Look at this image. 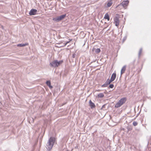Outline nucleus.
Masks as SVG:
<instances>
[{"label": "nucleus", "instance_id": "nucleus-8", "mask_svg": "<svg viewBox=\"0 0 151 151\" xmlns=\"http://www.w3.org/2000/svg\"><path fill=\"white\" fill-rule=\"evenodd\" d=\"M66 16V14H65L58 16L56 18H53V19H63L65 18Z\"/></svg>", "mask_w": 151, "mask_h": 151}, {"label": "nucleus", "instance_id": "nucleus-17", "mask_svg": "<svg viewBox=\"0 0 151 151\" xmlns=\"http://www.w3.org/2000/svg\"><path fill=\"white\" fill-rule=\"evenodd\" d=\"M104 95L102 93H99L98 95V97L100 98H103V97H104Z\"/></svg>", "mask_w": 151, "mask_h": 151}, {"label": "nucleus", "instance_id": "nucleus-25", "mask_svg": "<svg viewBox=\"0 0 151 151\" xmlns=\"http://www.w3.org/2000/svg\"><path fill=\"white\" fill-rule=\"evenodd\" d=\"M137 124H138L137 122H135V121H134L133 122V125L134 126H137Z\"/></svg>", "mask_w": 151, "mask_h": 151}, {"label": "nucleus", "instance_id": "nucleus-1", "mask_svg": "<svg viewBox=\"0 0 151 151\" xmlns=\"http://www.w3.org/2000/svg\"><path fill=\"white\" fill-rule=\"evenodd\" d=\"M55 140L53 137H50L46 145V147L48 151H50L53 147L55 143Z\"/></svg>", "mask_w": 151, "mask_h": 151}, {"label": "nucleus", "instance_id": "nucleus-36", "mask_svg": "<svg viewBox=\"0 0 151 151\" xmlns=\"http://www.w3.org/2000/svg\"><path fill=\"white\" fill-rule=\"evenodd\" d=\"M104 23H106V22H104Z\"/></svg>", "mask_w": 151, "mask_h": 151}, {"label": "nucleus", "instance_id": "nucleus-23", "mask_svg": "<svg viewBox=\"0 0 151 151\" xmlns=\"http://www.w3.org/2000/svg\"><path fill=\"white\" fill-rule=\"evenodd\" d=\"M114 85L113 84H109V87L108 88H113L114 87Z\"/></svg>", "mask_w": 151, "mask_h": 151}, {"label": "nucleus", "instance_id": "nucleus-15", "mask_svg": "<svg viewBox=\"0 0 151 151\" xmlns=\"http://www.w3.org/2000/svg\"><path fill=\"white\" fill-rule=\"evenodd\" d=\"M113 2L111 0L108 2L107 4V7H110L112 4Z\"/></svg>", "mask_w": 151, "mask_h": 151}, {"label": "nucleus", "instance_id": "nucleus-27", "mask_svg": "<svg viewBox=\"0 0 151 151\" xmlns=\"http://www.w3.org/2000/svg\"><path fill=\"white\" fill-rule=\"evenodd\" d=\"M76 55V54L75 53H73L72 55V57L73 58H75Z\"/></svg>", "mask_w": 151, "mask_h": 151}, {"label": "nucleus", "instance_id": "nucleus-34", "mask_svg": "<svg viewBox=\"0 0 151 151\" xmlns=\"http://www.w3.org/2000/svg\"><path fill=\"white\" fill-rule=\"evenodd\" d=\"M101 22H102V23H103V22L102 20L101 21Z\"/></svg>", "mask_w": 151, "mask_h": 151}, {"label": "nucleus", "instance_id": "nucleus-10", "mask_svg": "<svg viewBox=\"0 0 151 151\" xmlns=\"http://www.w3.org/2000/svg\"><path fill=\"white\" fill-rule=\"evenodd\" d=\"M126 65H124L123 66V67L121 69V75L123 73H124L125 71L126 70Z\"/></svg>", "mask_w": 151, "mask_h": 151}, {"label": "nucleus", "instance_id": "nucleus-6", "mask_svg": "<svg viewBox=\"0 0 151 151\" xmlns=\"http://www.w3.org/2000/svg\"><path fill=\"white\" fill-rule=\"evenodd\" d=\"M127 98L124 97L121 99L119 101L122 105L125 103L126 101Z\"/></svg>", "mask_w": 151, "mask_h": 151}, {"label": "nucleus", "instance_id": "nucleus-7", "mask_svg": "<svg viewBox=\"0 0 151 151\" xmlns=\"http://www.w3.org/2000/svg\"><path fill=\"white\" fill-rule=\"evenodd\" d=\"M116 77V73H112L111 75V78L110 80L111 81V82L114 81Z\"/></svg>", "mask_w": 151, "mask_h": 151}, {"label": "nucleus", "instance_id": "nucleus-13", "mask_svg": "<svg viewBox=\"0 0 151 151\" xmlns=\"http://www.w3.org/2000/svg\"><path fill=\"white\" fill-rule=\"evenodd\" d=\"M122 105L120 104L119 101L115 105V107L116 108H118L120 107Z\"/></svg>", "mask_w": 151, "mask_h": 151}, {"label": "nucleus", "instance_id": "nucleus-18", "mask_svg": "<svg viewBox=\"0 0 151 151\" xmlns=\"http://www.w3.org/2000/svg\"><path fill=\"white\" fill-rule=\"evenodd\" d=\"M119 14H116L115 17L114 18V19H119Z\"/></svg>", "mask_w": 151, "mask_h": 151}, {"label": "nucleus", "instance_id": "nucleus-11", "mask_svg": "<svg viewBox=\"0 0 151 151\" xmlns=\"http://www.w3.org/2000/svg\"><path fill=\"white\" fill-rule=\"evenodd\" d=\"M56 67H58V66H60L61 64H62L63 62V61L62 60L58 61L57 60H56Z\"/></svg>", "mask_w": 151, "mask_h": 151}, {"label": "nucleus", "instance_id": "nucleus-9", "mask_svg": "<svg viewBox=\"0 0 151 151\" xmlns=\"http://www.w3.org/2000/svg\"><path fill=\"white\" fill-rule=\"evenodd\" d=\"M89 105L91 109L94 108L95 107V104L92 102L90 100L89 101Z\"/></svg>", "mask_w": 151, "mask_h": 151}, {"label": "nucleus", "instance_id": "nucleus-29", "mask_svg": "<svg viewBox=\"0 0 151 151\" xmlns=\"http://www.w3.org/2000/svg\"><path fill=\"white\" fill-rule=\"evenodd\" d=\"M53 20L56 22H58L60 21L61 19H53Z\"/></svg>", "mask_w": 151, "mask_h": 151}, {"label": "nucleus", "instance_id": "nucleus-32", "mask_svg": "<svg viewBox=\"0 0 151 151\" xmlns=\"http://www.w3.org/2000/svg\"><path fill=\"white\" fill-rule=\"evenodd\" d=\"M126 37H124L123 39V41H124V40H126Z\"/></svg>", "mask_w": 151, "mask_h": 151}, {"label": "nucleus", "instance_id": "nucleus-16", "mask_svg": "<svg viewBox=\"0 0 151 151\" xmlns=\"http://www.w3.org/2000/svg\"><path fill=\"white\" fill-rule=\"evenodd\" d=\"M104 19H110L109 15L108 13H106L105 14Z\"/></svg>", "mask_w": 151, "mask_h": 151}, {"label": "nucleus", "instance_id": "nucleus-2", "mask_svg": "<svg viewBox=\"0 0 151 151\" xmlns=\"http://www.w3.org/2000/svg\"><path fill=\"white\" fill-rule=\"evenodd\" d=\"M129 2V1L128 0L123 1L119 4L117 5L116 7V8L120 9H121L122 8H126Z\"/></svg>", "mask_w": 151, "mask_h": 151}, {"label": "nucleus", "instance_id": "nucleus-19", "mask_svg": "<svg viewBox=\"0 0 151 151\" xmlns=\"http://www.w3.org/2000/svg\"><path fill=\"white\" fill-rule=\"evenodd\" d=\"M142 52V48H141L140 49L138 53V57L139 58L140 57V56L141 55V53Z\"/></svg>", "mask_w": 151, "mask_h": 151}, {"label": "nucleus", "instance_id": "nucleus-26", "mask_svg": "<svg viewBox=\"0 0 151 151\" xmlns=\"http://www.w3.org/2000/svg\"><path fill=\"white\" fill-rule=\"evenodd\" d=\"M119 18H122L123 17V15H122V13H120L119 14Z\"/></svg>", "mask_w": 151, "mask_h": 151}, {"label": "nucleus", "instance_id": "nucleus-22", "mask_svg": "<svg viewBox=\"0 0 151 151\" xmlns=\"http://www.w3.org/2000/svg\"><path fill=\"white\" fill-rule=\"evenodd\" d=\"M69 40V41H67L65 43H63V44H64V45L63 46H61V47H63V46H66L67 44H68V43H69V42H70V41L71 40Z\"/></svg>", "mask_w": 151, "mask_h": 151}, {"label": "nucleus", "instance_id": "nucleus-3", "mask_svg": "<svg viewBox=\"0 0 151 151\" xmlns=\"http://www.w3.org/2000/svg\"><path fill=\"white\" fill-rule=\"evenodd\" d=\"M111 81L109 79H108L106 81L105 83L101 86L102 87H105L107 86L111 83Z\"/></svg>", "mask_w": 151, "mask_h": 151}, {"label": "nucleus", "instance_id": "nucleus-4", "mask_svg": "<svg viewBox=\"0 0 151 151\" xmlns=\"http://www.w3.org/2000/svg\"><path fill=\"white\" fill-rule=\"evenodd\" d=\"M56 60H55L50 63V65L51 67L55 68L56 67Z\"/></svg>", "mask_w": 151, "mask_h": 151}, {"label": "nucleus", "instance_id": "nucleus-24", "mask_svg": "<svg viewBox=\"0 0 151 151\" xmlns=\"http://www.w3.org/2000/svg\"><path fill=\"white\" fill-rule=\"evenodd\" d=\"M46 83L47 86H49L51 84V82L49 81H47Z\"/></svg>", "mask_w": 151, "mask_h": 151}, {"label": "nucleus", "instance_id": "nucleus-5", "mask_svg": "<svg viewBox=\"0 0 151 151\" xmlns=\"http://www.w3.org/2000/svg\"><path fill=\"white\" fill-rule=\"evenodd\" d=\"M37 11V10L36 9H32L30 10L29 14L30 15H34L36 14Z\"/></svg>", "mask_w": 151, "mask_h": 151}, {"label": "nucleus", "instance_id": "nucleus-20", "mask_svg": "<svg viewBox=\"0 0 151 151\" xmlns=\"http://www.w3.org/2000/svg\"><path fill=\"white\" fill-rule=\"evenodd\" d=\"M101 51V50L100 48H97L95 50V52L97 53H99Z\"/></svg>", "mask_w": 151, "mask_h": 151}, {"label": "nucleus", "instance_id": "nucleus-28", "mask_svg": "<svg viewBox=\"0 0 151 151\" xmlns=\"http://www.w3.org/2000/svg\"><path fill=\"white\" fill-rule=\"evenodd\" d=\"M106 105V104H104L102 106L101 109H105V106Z\"/></svg>", "mask_w": 151, "mask_h": 151}, {"label": "nucleus", "instance_id": "nucleus-37", "mask_svg": "<svg viewBox=\"0 0 151 151\" xmlns=\"http://www.w3.org/2000/svg\"><path fill=\"white\" fill-rule=\"evenodd\" d=\"M98 20H99V21H100V19H98Z\"/></svg>", "mask_w": 151, "mask_h": 151}, {"label": "nucleus", "instance_id": "nucleus-30", "mask_svg": "<svg viewBox=\"0 0 151 151\" xmlns=\"http://www.w3.org/2000/svg\"><path fill=\"white\" fill-rule=\"evenodd\" d=\"M48 86L50 89H52L53 88L52 86L51 85V84Z\"/></svg>", "mask_w": 151, "mask_h": 151}, {"label": "nucleus", "instance_id": "nucleus-35", "mask_svg": "<svg viewBox=\"0 0 151 151\" xmlns=\"http://www.w3.org/2000/svg\"><path fill=\"white\" fill-rule=\"evenodd\" d=\"M110 19H108L107 20L108 21H109Z\"/></svg>", "mask_w": 151, "mask_h": 151}, {"label": "nucleus", "instance_id": "nucleus-33", "mask_svg": "<svg viewBox=\"0 0 151 151\" xmlns=\"http://www.w3.org/2000/svg\"><path fill=\"white\" fill-rule=\"evenodd\" d=\"M139 114V113L137 115V116H136V117H137V116H138V115Z\"/></svg>", "mask_w": 151, "mask_h": 151}, {"label": "nucleus", "instance_id": "nucleus-12", "mask_svg": "<svg viewBox=\"0 0 151 151\" xmlns=\"http://www.w3.org/2000/svg\"><path fill=\"white\" fill-rule=\"evenodd\" d=\"M29 44L27 43L24 44H18L17 46L19 47H23L28 45Z\"/></svg>", "mask_w": 151, "mask_h": 151}, {"label": "nucleus", "instance_id": "nucleus-31", "mask_svg": "<svg viewBox=\"0 0 151 151\" xmlns=\"http://www.w3.org/2000/svg\"><path fill=\"white\" fill-rule=\"evenodd\" d=\"M1 27V28L2 29H4V27L2 25H0V27Z\"/></svg>", "mask_w": 151, "mask_h": 151}, {"label": "nucleus", "instance_id": "nucleus-21", "mask_svg": "<svg viewBox=\"0 0 151 151\" xmlns=\"http://www.w3.org/2000/svg\"><path fill=\"white\" fill-rule=\"evenodd\" d=\"M103 17V15L101 14H99L98 16V19H101Z\"/></svg>", "mask_w": 151, "mask_h": 151}, {"label": "nucleus", "instance_id": "nucleus-14", "mask_svg": "<svg viewBox=\"0 0 151 151\" xmlns=\"http://www.w3.org/2000/svg\"><path fill=\"white\" fill-rule=\"evenodd\" d=\"M114 22L115 23V25L116 26H118L119 22V19H114Z\"/></svg>", "mask_w": 151, "mask_h": 151}]
</instances>
